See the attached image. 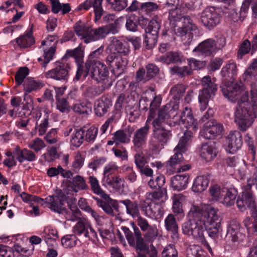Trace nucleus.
Masks as SVG:
<instances>
[{
  "label": "nucleus",
  "mask_w": 257,
  "mask_h": 257,
  "mask_svg": "<svg viewBox=\"0 0 257 257\" xmlns=\"http://www.w3.org/2000/svg\"><path fill=\"white\" fill-rule=\"evenodd\" d=\"M220 88L224 97L231 101L234 102L240 96L234 113V121L240 130L245 131L251 126L254 118L257 117V95L252 94L250 101L248 92L234 81L222 83Z\"/></svg>",
  "instance_id": "f257e3e1"
},
{
  "label": "nucleus",
  "mask_w": 257,
  "mask_h": 257,
  "mask_svg": "<svg viewBox=\"0 0 257 257\" xmlns=\"http://www.w3.org/2000/svg\"><path fill=\"white\" fill-rule=\"evenodd\" d=\"M194 221L196 226L194 228L195 242L211 248L206 241L203 232L204 229L211 238H215L220 229V223L217 210L205 204L200 206L194 205Z\"/></svg>",
  "instance_id": "f03ea898"
},
{
  "label": "nucleus",
  "mask_w": 257,
  "mask_h": 257,
  "mask_svg": "<svg viewBox=\"0 0 257 257\" xmlns=\"http://www.w3.org/2000/svg\"><path fill=\"white\" fill-rule=\"evenodd\" d=\"M109 41L107 48L109 53L105 62L111 68L114 75L118 77L124 72L128 64L130 47L114 37H110Z\"/></svg>",
  "instance_id": "7ed1b4c3"
},
{
  "label": "nucleus",
  "mask_w": 257,
  "mask_h": 257,
  "mask_svg": "<svg viewBox=\"0 0 257 257\" xmlns=\"http://www.w3.org/2000/svg\"><path fill=\"white\" fill-rule=\"evenodd\" d=\"M192 138V132L187 130L180 139L178 145L174 149L175 154L166 163V167L169 174H173L180 171L179 164L183 158L182 153L185 152L187 150L188 145L191 144Z\"/></svg>",
  "instance_id": "20e7f679"
},
{
  "label": "nucleus",
  "mask_w": 257,
  "mask_h": 257,
  "mask_svg": "<svg viewBox=\"0 0 257 257\" xmlns=\"http://www.w3.org/2000/svg\"><path fill=\"white\" fill-rule=\"evenodd\" d=\"M209 192L215 200L227 207L234 205L237 195V190L230 183L226 182L221 185L215 184L210 187Z\"/></svg>",
  "instance_id": "39448f33"
},
{
  "label": "nucleus",
  "mask_w": 257,
  "mask_h": 257,
  "mask_svg": "<svg viewBox=\"0 0 257 257\" xmlns=\"http://www.w3.org/2000/svg\"><path fill=\"white\" fill-rule=\"evenodd\" d=\"M50 113L48 111H45L42 115L39 109H33L31 117L26 120H20L16 122V125L19 128H24L28 124H31V122L33 121L35 123V134L39 136L44 135L48 127H49V120L50 119Z\"/></svg>",
  "instance_id": "423d86ee"
},
{
  "label": "nucleus",
  "mask_w": 257,
  "mask_h": 257,
  "mask_svg": "<svg viewBox=\"0 0 257 257\" xmlns=\"http://www.w3.org/2000/svg\"><path fill=\"white\" fill-rule=\"evenodd\" d=\"M90 73L91 77L101 84L102 90L108 89L112 85V80L109 77L108 67L103 62H96L91 66L89 69H85L84 77Z\"/></svg>",
  "instance_id": "0eeeda50"
},
{
  "label": "nucleus",
  "mask_w": 257,
  "mask_h": 257,
  "mask_svg": "<svg viewBox=\"0 0 257 257\" xmlns=\"http://www.w3.org/2000/svg\"><path fill=\"white\" fill-rule=\"evenodd\" d=\"M70 70L71 64L68 60H65V57H62L60 60L56 61L54 67L46 72L44 75L47 78L67 82Z\"/></svg>",
  "instance_id": "6e6552de"
},
{
  "label": "nucleus",
  "mask_w": 257,
  "mask_h": 257,
  "mask_svg": "<svg viewBox=\"0 0 257 257\" xmlns=\"http://www.w3.org/2000/svg\"><path fill=\"white\" fill-rule=\"evenodd\" d=\"M183 25L181 27L177 29L176 34L180 37L184 36L188 34L191 33L193 29L192 20L189 16H183L181 9L176 8L169 12L168 19L173 25L182 19Z\"/></svg>",
  "instance_id": "1a4fd4ad"
},
{
  "label": "nucleus",
  "mask_w": 257,
  "mask_h": 257,
  "mask_svg": "<svg viewBox=\"0 0 257 257\" xmlns=\"http://www.w3.org/2000/svg\"><path fill=\"white\" fill-rule=\"evenodd\" d=\"M250 189L247 186L243 189L241 194L237 198L236 206L241 212L245 211L248 208L251 213L256 215L257 204L255 201V196Z\"/></svg>",
  "instance_id": "9d476101"
},
{
  "label": "nucleus",
  "mask_w": 257,
  "mask_h": 257,
  "mask_svg": "<svg viewBox=\"0 0 257 257\" xmlns=\"http://www.w3.org/2000/svg\"><path fill=\"white\" fill-rule=\"evenodd\" d=\"M73 232L79 237H84L96 243L98 241L97 232L89 221L80 219L72 228Z\"/></svg>",
  "instance_id": "9b49d317"
},
{
  "label": "nucleus",
  "mask_w": 257,
  "mask_h": 257,
  "mask_svg": "<svg viewBox=\"0 0 257 257\" xmlns=\"http://www.w3.org/2000/svg\"><path fill=\"white\" fill-rule=\"evenodd\" d=\"M201 83L203 87L198 96L200 110L203 111L207 108L208 99L215 94L217 90L216 85L211 80L209 76L202 78Z\"/></svg>",
  "instance_id": "f8f14e48"
},
{
  "label": "nucleus",
  "mask_w": 257,
  "mask_h": 257,
  "mask_svg": "<svg viewBox=\"0 0 257 257\" xmlns=\"http://www.w3.org/2000/svg\"><path fill=\"white\" fill-rule=\"evenodd\" d=\"M220 8L209 6L202 12L200 20L203 25L209 29H212L219 24L221 15Z\"/></svg>",
  "instance_id": "ddd939ff"
},
{
  "label": "nucleus",
  "mask_w": 257,
  "mask_h": 257,
  "mask_svg": "<svg viewBox=\"0 0 257 257\" xmlns=\"http://www.w3.org/2000/svg\"><path fill=\"white\" fill-rule=\"evenodd\" d=\"M245 237L244 229L241 228L239 223L236 220L230 221L227 229L226 238L231 246H236L242 242Z\"/></svg>",
  "instance_id": "4468645a"
},
{
  "label": "nucleus",
  "mask_w": 257,
  "mask_h": 257,
  "mask_svg": "<svg viewBox=\"0 0 257 257\" xmlns=\"http://www.w3.org/2000/svg\"><path fill=\"white\" fill-rule=\"evenodd\" d=\"M160 28V24L156 20L152 19L149 22L148 26L145 29L144 36V43L147 49H151L156 46Z\"/></svg>",
  "instance_id": "2eb2a0df"
},
{
  "label": "nucleus",
  "mask_w": 257,
  "mask_h": 257,
  "mask_svg": "<svg viewBox=\"0 0 257 257\" xmlns=\"http://www.w3.org/2000/svg\"><path fill=\"white\" fill-rule=\"evenodd\" d=\"M152 120V116H148L145 125L138 129L134 133L133 143L135 149H142L146 145Z\"/></svg>",
  "instance_id": "dca6fc26"
},
{
  "label": "nucleus",
  "mask_w": 257,
  "mask_h": 257,
  "mask_svg": "<svg viewBox=\"0 0 257 257\" xmlns=\"http://www.w3.org/2000/svg\"><path fill=\"white\" fill-rule=\"evenodd\" d=\"M222 130V124L214 120L210 119L204 124L200 132V135L207 140L214 139L221 134Z\"/></svg>",
  "instance_id": "f3484780"
},
{
  "label": "nucleus",
  "mask_w": 257,
  "mask_h": 257,
  "mask_svg": "<svg viewBox=\"0 0 257 257\" xmlns=\"http://www.w3.org/2000/svg\"><path fill=\"white\" fill-rule=\"evenodd\" d=\"M67 190H60L56 196H49L46 198V202L49 204V207L55 212H60L64 203H69L71 200L70 196L66 194Z\"/></svg>",
  "instance_id": "a211bd4d"
},
{
  "label": "nucleus",
  "mask_w": 257,
  "mask_h": 257,
  "mask_svg": "<svg viewBox=\"0 0 257 257\" xmlns=\"http://www.w3.org/2000/svg\"><path fill=\"white\" fill-rule=\"evenodd\" d=\"M242 145V136L237 131H231L226 139V150L233 154L239 150Z\"/></svg>",
  "instance_id": "6ab92c4d"
},
{
  "label": "nucleus",
  "mask_w": 257,
  "mask_h": 257,
  "mask_svg": "<svg viewBox=\"0 0 257 257\" xmlns=\"http://www.w3.org/2000/svg\"><path fill=\"white\" fill-rule=\"evenodd\" d=\"M71 184V186H68L66 188L64 189L63 190H67L66 194L70 196L71 200L73 202V201H76V199L73 197L74 193H76L79 190L86 189L88 186L84 178L80 175H76L74 177Z\"/></svg>",
  "instance_id": "aec40b11"
},
{
  "label": "nucleus",
  "mask_w": 257,
  "mask_h": 257,
  "mask_svg": "<svg viewBox=\"0 0 257 257\" xmlns=\"http://www.w3.org/2000/svg\"><path fill=\"white\" fill-rule=\"evenodd\" d=\"M102 186L112 189L114 192H119L123 189L124 180L117 175H113L112 177H103L101 180Z\"/></svg>",
  "instance_id": "412c9836"
},
{
  "label": "nucleus",
  "mask_w": 257,
  "mask_h": 257,
  "mask_svg": "<svg viewBox=\"0 0 257 257\" xmlns=\"http://www.w3.org/2000/svg\"><path fill=\"white\" fill-rule=\"evenodd\" d=\"M218 46L214 40L208 39L201 43L197 47L194 49V52H199L205 56H209L220 49L224 46Z\"/></svg>",
  "instance_id": "4be33fe9"
},
{
  "label": "nucleus",
  "mask_w": 257,
  "mask_h": 257,
  "mask_svg": "<svg viewBox=\"0 0 257 257\" xmlns=\"http://www.w3.org/2000/svg\"><path fill=\"white\" fill-rule=\"evenodd\" d=\"M146 216L152 219L158 220L162 218L164 209L161 204L157 203H150L143 207Z\"/></svg>",
  "instance_id": "5701e85b"
},
{
  "label": "nucleus",
  "mask_w": 257,
  "mask_h": 257,
  "mask_svg": "<svg viewBox=\"0 0 257 257\" xmlns=\"http://www.w3.org/2000/svg\"><path fill=\"white\" fill-rule=\"evenodd\" d=\"M74 30L76 35L85 43L91 42L92 29L85 25L81 22H77L74 26Z\"/></svg>",
  "instance_id": "b1692460"
},
{
  "label": "nucleus",
  "mask_w": 257,
  "mask_h": 257,
  "mask_svg": "<svg viewBox=\"0 0 257 257\" xmlns=\"http://www.w3.org/2000/svg\"><path fill=\"white\" fill-rule=\"evenodd\" d=\"M44 86V83L40 80H35L31 77H28L23 84V90L25 91L24 100L27 98L29 100V104L32 102V98L27 95L28 93L37 91Z\"/></svg>",
  "instance_id": "393cba45"
},
{
  "label": "nucleus",
  "mask_w": 257,
  "mask_h": 257,
  "mask_svg": "<svg viewBox=\"0 0 257 257\" xmlns=\"http://www.w3.org/2000/svg\"><path fill=\"white\" fill-rule=\"evenodd\" d=\"M13 154L20 163L25 161L34 162L37 158L35 153L31 150L27 149H21L19 146H17L14 149Z\"/></svg>",
  "instance_id": "a878e982"
},
{
  "label": "nucleus",
  "mask_w": 257,
  "mask_h": 257,
  "mask_svg": "<svg viewBox=\"0 0 257 257\" xmlns=\"http://www.w3.org/2000/svg\"><path fill=\"white\" fill-rule=\"evenodd\" d=\"M217 151L214 143H204L200 149V156L206 162L212 161L216 157Z\"/></svg>",
  "instance_id": "bb28decb"
},
{
  "label": "nucleus",
  "mask_w": 257,
  "mask_h": 257,
  "mask_svg": "<svg viewBox=\"0 0 257 257\" xmlns=\"http://www.w3.org/2000/svg\"><path fill=\"white\" fill-rule=\"evenodd\" d=\"M102 2V0H86L78 7V9L87 10L92 7L95 13V19L98 20L100 19L103 12Z\"/></svg>",
  "instance_id": "cd10ccee"
},
{
  "label": "nucleus",
  "mask_w": 257,
  "mask_h": 257,
  "mask_svg": "<svg viewBox=\"0 0 257 257\" xmlns=\"http://www.w3.org/2000/svg\"><path fill=\"white\" fill-rule=\"evenodd\" d=\"M164 224L166 230L172 234V238L178 239L179 227L175 216L172 214H168L164 220Z\"/></svg>",
  "instance_id": "c85d7f7f"
},
{
  "label": "nucleus",
  "mask_w": 257,
  "mask_h": 257,
  "mask_svg": "<svg viewBox=\"0 0 257 257\" xmlns=\"http://www.w3.org/2000/svg\"><path fill=\"white\" fill-rule=\"evenodd\" d=\"M146 198L152 201V203H161L165 202L167 199V190L163 188H159L157 191L146 194Z\"/></svg>",
  "instance_id": "c756f323"
},
{
  "label": "nucleus",
  "mask_w": 257,
  "mask_h": 257,
  "mask_svg": "<svg viewBox=\"0 0 257 257\" xmlns=\"http://www.w3.org/2000/svg\"><path fill=\"white\" fill-rule=\"evenodd\" d=\"M111 105V101L107 97L97 100L95 103L94 106V111L96 115L98 116L104 115Z\"/></svg>",
  "instance_id": "7c9ffc66"
},
{
  "label": "nucleus",
  "mask_w": 257,
  "mask_h": 257,
  "mask_svg": "<svg viewBox=\"0 0 257 257\" xmlns=\"http://www.w3.org/2000/svg\"><path fill=\"white\" fill-rule=\"evenodd\" d=\"M189 177L187 175H177L171 179V186L175 190L180 191L187 186Z\"/></svg>",
  "instance_id": "2f4dec72"
},
{
  "label": "nucleus",
  "mask_w": 257,
  "mask_h": 257,
  "mask_svg": "<svg viewBox=\"0 0 257 257\" xmlns=\"http://www.w3.org/2000/svg\"><path fill=\"white\" fill-rule=\"evenodd\" d=\"M16 42L18 46L23 48H28L33 45L35 40L32 35V28L27 31L24 35L18 37Z\"/></svg>",
  "instance_id": "473e14b6"
},
{
  "label": "nucleus",
  "mask_w": 257,
  "mask_h": 257,
  "mask_svg": "<svg viewBox=\"0 0 257 257\" xmlns=\"http://www.w3.org/2000/svg\"><path fill=\"white\" fill-rule=\"evenodd\" d=\"M84 141V130L82 128H75L71 135L70 144L71 146L78 148Z\"/></svg>",
  "instance_id": "72a5a7b5"
},
{
  "label": "nucleus",
  "mask_w": 257,
  "mask_h": 257,
  "mask_svg": "<svg viewBox=\"0 0 257 257\" xmlns=\"http://www.w3.org/2000/svg\"><path fill=\"white\" fill-rule=\"evenodd\" d=\"M237 66L234 62L229 61L223 67L221 71V74L225 79L233 78L237 74Z\"/></svg>",
  "instance_id": "f704fd0d"
},
{
  "label": "nucleus",
  "mask_w": 257,
  "mask_h": 257,
  "mask_svg": "<svg viewBox=\"0 0 257 257\" xmlns=\"http://www.w3.org/2000/svg\"><path fill=\"white\" fill-rule=\"evenodd\" d=\"M41 235L48 244H53L58 237L57 230L52 226L45 227Z\"/></svg>",
  "instance_id": "c9c22d12"
},
{
  "label": "nucleus",
  "mask_w": 257,
  "mask_h": 257,
  "mask_svg": "<svg viewBox=\"0 0 257 257\" xmlns=\"http://www.w3.org/2000/svg\"><path fill=\"white\" fill-rule=\"evenodd\" d=\"M123 203V205L126 208V213L132 216L134 219L141 214L138 202L132 201L127 199H125Z\"/></svg>",
  "instance_id": "e433bc0d"
},
{
  "label": "nucleus",
  "mask_w": 257,
  "mask_h": 257,
  "mask_svg": "<svg viewBox=\"0 0 257 257\" xmlns=\"http://www.w3.org/2000/svg\"><path fill=\"white\" fill-rule=\"evenodd\" d=\"M104 51V47L101 46L98 49L91 52L88 56L87 60H86L85 64V68L86 69H89L96 62H100L98 60V59L101 58L103 55Z\"/></svg>",
  "instance_id": "4c0bfd02"
},
{
  "label": "nucleus",
  "mask_w": 257,
  "mask_h": 257,
  "mask_svg": "<svg viewBox=\"0 0 257 257\" xmlns=\"http://www.w3.org/2000/svg\"><path fill=\"white\" fill-rule=\"evenodd\" d=\"M52 11L54 14L61 12L62 15L68 13L71 11L69 4H61L59 0H50Z\"/></svg>",
  "instance_id": "58836bf2"
},
{
  "label": "nucleus",
  "mask_w": 257,
  "mask_h": 257,
  "mask_svg": "<svg viewBox=\"0 0 257 257\" xmlns=\"http://www.w3.org/2000/svg\"><path fill=\"white\" fill-rule=\"evenodd\" d=\"M208 183L209 180L206 176H197L194 181V192L203 191L207 188Z\"/></svg>",
  "instance_id": "ea45409f"
},
{
  "label": "nucleus",
  "mask_w": 257,
  "mask_h": 257,
  "mask_svg": "<svg viewBox=\"0 0 257 257\" xmlns=\"http://www.w3.org/2000/svg\"><path fill=\"white\" fill-rule=\"evenodd\" d=\"M175 110L171 104H167L159 110L158 115L168 123L169 119L175 115Z\"/></svg>",
  "instance_id": "a19ab883"
},
{
  "label": "nucleus",
  "mask_w": 257,
  "mask_h": 257,
  "mask_svg": "<svg viewBox=\"0 0 257 257\" xmlns=\"http://www.w3.org/2000/svg\"><path fill=\"white\" fill-rule=\"evenodd\" d=\"M158 9V5L154 3H144L141 6L140 13L142 15L151 17L155 14Z\"/></svg>",
  "instance_id": "79ce46f5"
},
{
  "label": "nucleus",
  "mask_w": 257,
  "mask_h": 257,
  "mask_svg": "<svg viewBox=\"0 0 257 257\" xmlns=\"http://www.w3.org/2000/svg\"><path fill=\"white\" fill-rule=\"evenodd\" d=\"M91 104L88 102L76 103L73 107L74 111L79 114H89L91 111Z\"/></svg>",
  "instance_id": "37998d69"
},
{
  "label": "nucleus",
  "mask_w": 257,
  "mask_h": 257,
  "mask_svg": "<svg viewBox=\"0 0 257 257\" xmlns=\"http://www.w3.org/2000/svg\"><path fill=\"white\" fill-rule=\"evenodd\" d=\"M193 206V204H192ZM187 221H185L182 225V231L184 234L191 235H193V227H192V220H193V211L192 207H191L187 216Z\"/></svg>",
  "instance_id": "c03bdc74"
},
{
  "label": "nucleus",
  "mask_w": 257,
  "mask_h": 257,
  "mask_svg": "<svg viewBox=\"0 0 257 257\" xmlns=\"http://www.w3.org/2000/svg\"><path fill=\"white\" fill-rule=\"evenodd\" d=\"M154 133L155 138L162 146L166 144L172 136L170 132L164 129L157 131Z\"/></svg>",
  "instance_id": "a18cd8bd"
},
{
  "label": "nucleus",
  "mask_w": 257,
  "mask_h": 257,
  "mask_svg": "<svg viewBox=\"0 0 257 257\" xmlns=\"http://www.w3.org/2000/svg\"><path fill=\"white\" fill-rule=\"evenodd\" d=\"M78 240V239L74 233L67 234L61 238V243L65 248H72L76 245Z\"/></svg>",
  "instance_id": "49530a36"
},
{
  "label": "nucleus",
  "mask_w": 257,
  "mask_h": 257,
  "mask_svg": "<svg viewBox=\"0 0 257 257\" xmlns=\"http://www.w3.org/2000/svg\"><path fill=\"white\" fill-rule=\"evenodd\" d=\"M73 57L76 59L81 60L83 58V51L82 49L81 45H79L73 50H67L65 55V60H68V58Z\"/></svg>",
  "instance_id": "de8ad7c7"
},
{
  "label": "nucleus",
  "mask_w": 257,
  "mask_h": 257,
  "mask_svg": "<svg viewBox=\"0 0 257 257\" xmlns=\"http://www.w3.org/2000/svg\"><path fill=\"white\" fill-rule=\"evenodd\" d=\"M29 74V70L26 67L20 68L15 75V81L18 86L23 84Z\"/></svg>",
  "instance_id": "09e8293b"
},
{
  "label": "nucleus",
  "mask_w": 257,
  "mask_h": 257,
  "mask_svg": "<svg viewBox=\"0 0 257 257\" xmlns=\"http://www.w3.org/2000/svg\"><path fill=\"white\" fill-rule=\"evenodd\" d=\"M251 214L253 220H251V218L247 217L244 220L243 223L249 232H257V212L256 215H254L253 213H251Z\"/></svg>",
  "instance_id": "8fccbe9b"
},
{
  "label": "nucleus",
  "mask_w": 257,
  "mask_h": 257,
  "mask_svg": "<svg viewBox=\"0 0 257 257\" xmlns=\"http://www.w3.org/2000/svg\"><path fill=\"white\" fill-rule=\"evenodd\" d=\"M89 182L90 183L91 190L94 193L103 196L105 195L104 191L101 189L98 180L96 177L93 176H91L89 177Z\"/></svg>",
  "instance_id": "3c124183"
},
{
  "label": "nucleus",
  "mask_w": 257,
  "mask_h": 257,
  "mask_svg": "<svg viewBox=\"0 0 257 257\" xmlns=\"http://www.w3.org/2000/svg\"><path fill=\"white\" fill-rule=\"evenodd\" d=\"M85 160V156L80 152H77L75 153L74 160L72 162V169L77 172L83 167Z\"/></svg>",
  "instance_id": "603ef678"
},
{
  "label": "nucleus",
  "mask_w": 257,
  "mask_h": 257,
  "mask_svg": "<svg viewBox=\"0 0 257 257\" xmlns=\"http://www.w3.org/2000/svg\"><path fill=\"white\" fill-rule=\"evenodd\" d=\"M135 163L137 168H142L148 163V158L142 151V149H135Z\"/></svg>",
  "instance_id": "864d4df0"
},
{
  "label": "nucleus",
  "mask_w": 257,
  "mask_h": 257,
  "mask_svg": "<svg viewBox=\"0 0 257 257\" xmlns=\"http://www.w3.org/2000/svg\"><path fill=\"white\" fill-rule=\"evenodd\" d=\"M98 130L95 126H91L86 131H84V140L90 143H93L96 140Z\"/></svg>",
  "instance_id": "5fc2aeb1"
},
{
  "label": "nucleus",
  "mask_w": 257,
  "mask_h": 257,
  "mask_svg": "<svg viewBox=\"0 0 257 257\" xmlns=\"http://www.w3.org/2000/svg\"><path fill=\"white\" fill-rule=\"evenodd\" d=\"M46 145L43 140L39 138H36L31 141L28 144V147L33 150L36 153L41 151L45 148Z\"/></svg>",
  "instance_id": "6e6d98bb"
},
{
  "label": "nucleus",
  "mask_w": 257,
  "mask_h": 257,
  "mask_svg": "<svg viewBox=\"0 0 257 257\" xmlns=\"http://www.w3.org/2000/svg\"><path fill=\"white\" fill-rule=\"evenodd\" d=\"M165 182V177L163 175H160L155 178H151L148 181V186L152 189L161 188Z\"/></svg>",
  "instance_id": "4d7b16f0"
},
{
  "label": "nucleus",
  "mask_w": 257,
  "mask_h": 257,
  "mask_svg": "<svg viewBox=\"0 0 257 257\" xmlns=\"http://www.w3.org/2000/svg\"><path fill=\"white\" fill-rule=\"evenodd\" d=\"M113 139L116 144H126L130 142V139L123 130H118L113 135Z\"/></svg>",
  "instance_id": "13d9d810"
},
{
  "label": "nucleus",
  "mask_w": 257,
  "mask_h": 257,
  "mask_svg": "<svg viewBox=\"0 0 257 257\" xmlns=\"http://www.w3.org/2000/svg\"><path fill=\"white\" fill-rule=\"evenodd\" d=\"M111 8L115 11H121L127 6V0H106Z\"/></svg>",
  "instance_id": "bf43d9fd"
},
{
  "label": "nucleus",
  "mask_w": 257,
  "mask_h": 257,
  "mask_svg": "<svg viewBox=\"0 0 257 257\" xmlns=\"http://www.w3.org/2000/svg\"><path fill=\"white\" fill-rule=\"evenodd\" d=\"M107 35V31L105 26L94 30L92 29L91 42L103 39Z\"/></svg>",
  "instance_id": "052dcab7"
},
{
  "label": "nucleus",
  "mask_w": 257,
  "mask_h": 257,
  "mask_svg": "<svg viewBox=\"0 0 257 257\" xmlns=\"http://www.w3.org/2000/svg\"><path fill=\"white\" fill-rule=\"evenodd\" d=\"M244 79L252 78L253 80H257V66L253 62L250 64L243 74Z\"/></svg>",
  "instance_id": "680f3d73"
},
{
  "label": "nucleus",
  "mask_w": 257,
  "mask_h": 257,
  "mask_svg": "<svg viewBox=\"0 0 257 257\" xmlns=\"http://www.w3.org/2000/svg\"><path fill=\"white\" fill-rule=\"evenodd\" d=\"M21 197L23 201L30 203V206H32V204H33V202H37L41 204H42L43 202V199L35 195L28 194L25 192L22 193Z\"/></svg>",
  "instance_id": "e2e57ef3"
},
{
  "label": "nucleus",
  "mask_w": 257,
  "mask_h": 257,
  "mask_svg": "<svg viewBox=\"0 0 257 257\" xmlns=\"http://www.w3.org/2000/svg\"><path fill=\"white\" fill-rule=\"evenodd\" d=\"M130 246L134 247L137 251L142 252L147 251L149 249L148 245L144 241L142 237L134 239V244H129Z\"/></svg>",
  "instance_id": "0e129e2a"
},
{
  "label": "nucleus",
  "mask_w": 257,
  "mask_h": 257,
  "mask_svg": "<svg viewBox=\"0 0 257 257\" xmlns=\"http://www.w3.org/2000/svg\"><path fill=\"white\" fill-rule=\"evenodd\" d=\"M161 102L162 97L161 95H156L154 97L153 100L150 104L148 116L151 115L153 117V119L154 118L155 113V110L160 105Z\"/></svg>",
  "instance_id": "69168bd1"
},
{
  "label": "nucleus",
  "mask_w": 257,
  "mask_h": 257,
  "mask_svg": "<svg viewBox=\"0 0 257 257\" xmlns=\"http://www.w3.org/2000/svg\"><path fill=\"white\" fill-rule=\"evenodd\" d=\"M162 257H178V253L175 246L169 244L166 246L162 252Z\"/></svg>",
  "instance_id": "338daca9"
},
{
  "label": "nucleus",
  "mask_w": 257,
  "mask_h": 257,
  "mask_svg": "<svg viewBox=\"0 0 257 257\" xmlns=\"http://www.w3.org/2000/svg\"><path fill=\"white\" fill-rule=\"evenodd\" d=\"M250 42L248 40H245L240 45L239 49L237 52V57L238 58L241 59L242 56L247 53L250 50Z\"/></svg>",
  "instance_id": "774afa93"
}]
</instances>
